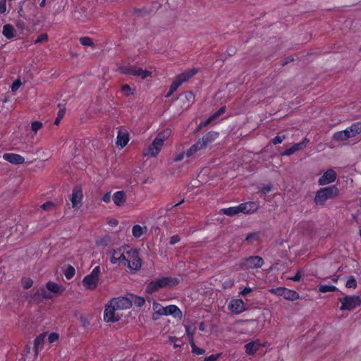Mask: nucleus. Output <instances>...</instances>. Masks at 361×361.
Returning a JSON list of instances; mask_svg holds the SVG:
<instances>
[{"mask_svg": "<svg viewBox=\"0 0 361 361\" xmlns=\"http://www.w3.org/2000/svg\"><path fill=\"white\" fill-rule=\"evenodd\" d=\"M197 72V69L192 68L176 76V78H175V80H173L170 87L171 93H173L174 91H176L183 82H185L190 78L195 75Z\"/></svg>", "mask_w": 361, "mask_h": 361, "instance_id": "obj_11", "label": "nucleus"}, {"mask_svg": "<svg viewBox=\"0 0 361 361\" xmlns=\"http://www.w3.org/2000/svg\"><path fill=\"white\" fill-rule=\"evenodd\" d=\"M205 329V326L204 322H201L199 325V330L201 331H204Z\"/></svg>", "mask_w": 361, "mask_h": 361, "instance_id": "obj_62", "label": "nucleus"}, {"mask_svg": "<svg viewBox=\"0 0 361 361\" xmlns=\"http://www.w3.org/2000/svg\"><path fill=\"white\" fill-rule=\"evenodd\" d=\"M271 186L269 185H267V186H264L262 188V191L264 192V193H267L269 192L270 190H271Z\"/></svg>", "mask_w": 361, "mask_h": 361, "instance_id": "obj_61", "label": "nucleus"}, {"mask_svg": "<svg viewBox=\"0 0 361 361\" xmlns=\"http://www.w3.org/2000/svg\"><path fill=\"white\" fill-rule=\"evenodd\" d=\"M6 11V1L0 0V13H4Z\"/></svg>", "mask_w": 361, "mask_h": 361, "instance_id": "obj_53", "label": "nucleus"}, {"mask_svg": "<svg viewBox=\"0 0 361 361\" xmlns=\"http://www.w3.org/2000/svg\"><path fill=\"white\" fill-rule=\"evenodd\" d=\"M47 39L48 36L47 34H41L37 37V39L35 41V43H41L42 42L47 41Z\"/></svg>", "mask_w": 361, "mask_h": 361, "instance_id": "obj_50", "label": "nucleus"}, {"mask_svg": "<svg viewBox=\"0 0 361 361\" xmlns=\"http://www.w3.org/2000/svg\"><path fill=\"white\" fill-rule=\"evenodd\" d=\"M112 200V196L111 195V193L110 192H106L103 197H102V200L103 202H104L105 203H109L111 202Z\"/></svg>", "mask_w": 361, "mask_h": 361, "instance_id": "obj_54", "label": "nucleus"}, {"mask_svg": "<svg viewBox=\"0 0 361 361\" xmlns=\"http://www.w3.org/2000/svg\"><path fill=\"white\" fill-rule=\"evenodd\" d=\"M121 92L126 97H129L133 94V90L128 85H122Z\"/></svg>", "mask_w": 361, "mask_h": 361, "instance_id": "obj_41", "label": "nucleus"}, {"mask_svg": "<svg viewBox=\"0 0 361 361\" xmlns=\"http://www.w3.org/2000/svg\"><path fill=\"white\" fill-rule=\"evenodd\" d=\"M190 345L191 346V348H192V352L194 353V354H196V355H203L205 353V350L202 348H198L195 343V341L192 342V343H190Z\"/></svg>", "mask_w": 361, "mask_h": 361, "instance_id": "obj_40", "label": "nucleus"}, {"mask_svg": "<svg viewBox=\"0 0 361 361\" xmlns=\"http://www.w3.org/2000/svg\"><path fill=\"white\" fill-rule=\"evenodd\" d=\"M2 33L8 39H11L15 37L14 28L10 24H6L3 27Z\"/></svg>", "mask_w": 361, "mask_h": 361, "instance_id": "obj_30", "label": "nucleus"}, {"mask_svg": "<svg viewBox=\"0 0 361 361\" xmlns=\"http://www.w3.org/2000/svg\"><path fill=\"white\" fill-rule=\"evenodd\" d=\"M59 336L56 333H51L48 336V341L49 343H53L59 340Z\"/></svg>", "mask_w": 361, "mask_h": 361, "instance_id": "obj_46", "label": "nucleus"}, {"mask_svg": "<svg viewBox=\"0 0 361 361\" xmlns=\"http://www.w3.org/2000/svg\"><path fill=\"white\" fill-rule=\"evenodd\" d=\"M300 279H301L300 271H298L295 276L290 277V279L293 281H298L300 280Z\"/></svg>", "mask_w": 361, "mask_h": 361, "instance_id": "obj_59", "label": "nucleus"}, {"mask_svg": "<svg viewBox=\"0 0 361 361\" xmlns=\"http://www.w3.org/2000/svg\"><path fill=\"white\" fill-rule=\"evenodd\" d=\"M64 288L59 286L56 283L49 281L46 283L44 287H42L36 292V295L39 298L43 299H51L54 295H57L62 293Z\"/></svg>", "mask_w": 361, "mask_h": 361, "instance_id": "obj_6", "label": "nucleus"}, {"mask_svg": "<svg viewBox=\"0 0 361 361\" xmlns=\"http://www.w3.org/2000/svg\"><path fill=\"white\" fill-rule=\"evenodd\" d=\"M348 133V131L345 129L344 130L338 131L334 133L333 137L335 140L337 141H344L350 138Z\"/></svg>", "mask_w": 361, "mask_h": 361, "instance_id": "obj_32", "label": "nucleus"}, {"mask_svg": "<svg viewBox=\"0 0 361 361\" xmlns=\"http://www.w3.org/2000/svg\"><path fill=\"white\" fill-rule=\"evenodd\" d=\"M21 85V82L20 80L15 81L11 85V90L13 92L17 91Z\"/></svg>", "mask_w": 361, "mask_h": 361, "instance_id": "obj_52", "label": "nucleus"}, {"mask_svg": "<svg viewBox=\"0 0 361 361\" xmlns=\"http://www.w3.org/2000/svg\"><path fill=\"white\" fill-rule=\"evenodd\" d=\"M101 275L100 266H96L92 271L85 276L82 281V284L85 289L87 290H94L99 285Z\"/></svg>", "mask_w": 361, "mask_h": 361, "instance_id": "obj_5", "label": "nucleus"}, {"mask_svg": "<svg viewBox=\"0 0 361 361\" xmlns=\"http://www.w3.org/2000/svg\"><path fill=\"white\" fill-rule=\"evenodd\" d=\"M345 286L348 288H353L355 289L357 287V281L354 276H350L348 278Z\"/></svg>", "mask_w": 361, "mask_h": 361, "instance_id": "obj_38", "label": "nucleus"}, {"mask_svg": "<svg viewBox=\"0 0 361 361\" xmlns=\"http://www.w3.org/2000/svg\"><path fill=\"white\" fill-rule=\"evenodd\" d=\"M150 361H162V360H159L158 358H156V359L152 358Z\"/></svg>", "mask_w": 361, "mask_h": 361, "instance_id": "obj_64", "label": "nucleus"}, {"mask_svg": "<svg viewBox=\"0 0 361 361\" xmlns=\"http://www.w3.org/2000/svg\"><path fill=\"white\" fill-rule=\"evenodd\" d=\"M184 157H185V152H180L175 154L173 159L175 161H180L183 159Z\"/></svg>", "mask_w": 361, "mask_h": 361, "instance_id": "obj_51", "label": "nucleus"}, {"mask_svg": "<svg viewBox=\"0 0 361 361\" xmlns=\"http://www.w3.org/2000/svg\"><path fill=\"white\" fill-rule=\"evenodd\" d=\"M3 159L13 164H20L25 162V159L23 156L14 153H5L3 155Z\"/></svg>", "mask_w": 361, "mask_h": 361, "instance_id": "obj_19", "label": "nucleus"}, {"mask_svg": "<svg viewBox=\"0 0 361 361\" xmlns=\"http://www.w3.org/2000/svg\"><path fill=\"white\" fill-rule=\"evenodd\" d=\"M42 209L47 211L53 210L55 207L54 204L52 202H47L41 206Z\"/></svg>", "mask_w": 361, "mask_h": 361, "instance_id": "obj_45", "label": "nucleus"}, {"mask_svg": "<svg viewBox=\"0 0 361 361\" xmlns=\"http://www.w3.org/2000/svg\"><path fill=\"white\" fill-rule=\"evenodd\" d=\"M118 70L124 74L135 75L142 79H145L152 76L151 71L132 66H121L118 68Z\"/></svg>", "mask_w": 361, "mask_h": 361, "instance_id": "obj_9", "label": "nucleus"}, {"mask_svg": "<svg viewBox=\"0 0 361 361\" xmlns=\"http://www.w3.org/2000/svg\"><path fill=\"white\" fill-rule=\"evenodd\" d=\"M80 41L83 46H91L92 44V39L87 37H81Z\"/></svg>", "mask_w": 361, "mask_h": 361, "instance_id": "obj_47", "label": "nucleus"}, {"mask_svg": "<svg viewBox=\"0 0 361 361\" xmlns=\"http://www.w3.org/2000/svg\"><path fill=\"white\" fill-rule=\"evenodd\" d=\"M221 212L224 214L231 216L240 213V210L238 209V205L235 206V207H228V208L222 209Z\"/></svg>", "mask_w": 361, "mask_h": 361, "instance_id": "obj_35", "label": "nucleus"}, {"mask_svg": "<svg viewBox=\"0 0 361 361\" xmlns=\"http://www.w3.org/2000/svg\"><path fill=\"white\" fill-rule=\"evenodd\" d=\"M147 231V226H141L140 225H134L132 228V234L134 238H140L142 235Z\"/></svg>", "mask_w": 361, "mask_h": 361, "instance_id": "obj_28", "label": "nucleus"}, {"mask_svg": "<svg viewBox=\"0 0 361 361\" xmlns=\"http://www.w3.org/2000/svg\"><path fill=\"white\" fill-rule=\"evenodd\" d=\"M112 200L114 203L118 207L124 205L125 202H126V195L125 192L120 190L114 192L112 195Z\"/></svg>", "mask_w": 361, "mask_h": 361, "instance_id": "obj_22", "label": "nucleus"}, {"mask_svg": "<svg viewBox=\"0 0 361 361\" xmlns=\"http://www.w3.org/2000/svg\"><path fill=\"white\" fill-rule=\"evenodd\" d=\"M130 140L129 133L126 129H119L117 133L116 145L121 148L127 145Z\"/></svg>", "mask_w": 361, "mask_h": 361, "instance_id": "obj_17", "label": "nucleus"}, {"mask_svg": "<svg viewBox=\"0 0 361 361\" xmlns=\"http://www.w3.org/2000/svg\"><path fill=\"white\" fill-rule=\"evenodd\" d=\"M336 179V173L332 169L325 171L318 180L319 185H325L334 182Z\"/></svg>", "mask_w": 361, "mask_h": 361, "instance_id": "obj_15", "label": "nucleus"}, {"mask_svg": "<svg viewBox=\"0 0 361 361\" xmlns=\"http://www.w3.org/2000/svg\"><path fill=\"white\" fill-rule=\"evenodd\" d=\"M60 122V117L57 118L55 121V124L58 125Z\"/></svg>", "mask_w": 361, "mask_h": 361, "instance_id": "obj_63", "label": "nucleus"}, {"mask_svg": "<svg viewBox=\"0 0 361 361\" xmlns=\"http://www.w3.org/2000/svg\"><path fill=\"white\" fill-rule=\"evenodd\" d=\"M180 241V238L178 235H173L171 239H170V241H169V243L170 245H174L176 243H177L178 242Z\"/></svg>", "mask_w": 361, "mask_h": 361, "instance_id": "obj_56", "label": "nucleus"}, {"mask_svg": "<svg viewBox=\"0 0 361 361\" xmlns=\"http://www.w3.org/2000/svg\"><path fill=\"white\" fill-rule=\"evenodd\" d=\"M185 328L186 335L188 336V339H189V343L194 342V335L196 331L195 324H191V325L186 324V325H185Z\"/></svg>", "mask_w": 361, "mask_h": 361, "instance_id": "obj_29", "label": "nucleus"}, {"mask_svg": "<svg viewBox=\"0 0 361 361\" xmlns=\"http://www.w3.org/2000/svg\"><path fill=\"white\" fill-rule=\"evenodd\" d=\"M233 285H234V281L233 280H228V281H225L223 283V287L224 288H231Z\"/></svg>", "mask_w": 361, "mask_h": 361, "instance_id": "obj_57", "label": "nucleus"}, {"mask_svg": "<svg viewBox=\"0 0 361 361\" xmlns=\"http://www.w3.org/2000/svg\"><path fill=\"white\" fill-rule=\"evenodd\" d=\"M228 307L234 314H240L246 310L245 304L241 299H232Z\"/></svg>", "mask_w": 361, "mask_h": 361, "instance_id": "obj_14", "label": "nucleus"}, {"mask_svg": "<svg viewBox=\"0 0 361 361\" xmlns=\"http://www.w3.org/2000/svg\"><path fill=\"white\" fill-rule=\"evenodd\" d=\"M220 357V354L211 355L204 358V361H216Z\"/></svg>", "mask_w": 361, "mask_h": 361, "instance_id": "obj_55", "label": "nucleus"}, {"mask_svg": "<svg viewBox=\"0 0 361 361\" xmlns=\"http://www.w3.org/2000/svg\"><path fill=\"white\" fill-rule=\"evenodd\" d=\"M157 280L161 288H171L178 283V279L175 277H160Z\"/></svg>", "mask_w": 361, "mask_h": 361, "instance_id": "obj_18", "label": "nucleus"}, {"mask_svg": "<svg viewBox=\"0 0 361 361\" xmlns=\"http://www.w3.org/2000/svg\"><path fill=\"white\" fill-rule=\"evenodd\" d=\"M45 336L42 334L37 336L34 341V350L35 353V357H37L38 352L40 349L41 345L43 343L44 341Z\"/></svg>", "mask_w": 361, "mask_h": 361, "instance_id": "obj_33", "label": "nucleus"}, {"mask_svg": "<svg viewBox=\"0 0 361 361\" xmlns=\"http://www.w3.org/2000/svg\"><path fill=\"white\" fill-rule=\"evenodd\" d=\"M164 310V316L172 315L179 319L182 317V312L176 305H170L166 306Z\"/></svg>", "mask_w": 361, "mask_h": 361, "instance_id": "obj_24", "label": "nucleus"}, {"mask_svg": "<svg viewBox=\"0 0 361 361\" xmlns=\"http://www.w3.org/2000/svg\"><path fill=\"white\" fill-rule=\"evenodd\" d=\"M307 142H308L307 140L305 139L304 140H302V142H300L299 143H295V144L293 145L291 147L286 149L282 153V155L283 156H290V155L293 154V153H295V152L299 151L302 147H305Z\"/></svg>", "mask_w": 361, "mask_h": 361, "instance_id": "obj_23", "label": "nucleus"}, {"mask_svg": "<svg viewBox=\"0 0 361 361\" xmlns=\"http://www.w3.org/2000/svg\"><path fill=\"white\" fill-rule=\"evenodd\" d=\"M264 261L259 256L250 257L244 259L240 263V268L244 269H255L259 268L263 265Z\"/></svg>", "mask_w": 361, "mask_h": 361, "instance_id": "obj_12", "label": "nucleus"}, {"mask_svg": "<svg viewBox=\"0 0 361 361\" xmlns=\"http://www.w3.org/2000/svg\"><path fill=\"white\" fill-rule=\"evenodd\" d=\"M345 130L348 131V135L350 137H355L361 133V122L355 123Z\"/></svg>", "mask_w": 361, "mask_h": 361, "instance_id": "obj_27", "label": "nucleus"}, {"mask_svg": "<svg viewBox=\"0 0 361 361\" xmlns=\"http://www.w3.org/2000/svg\"><path fill=\"white\" fill-rule=\"evenodd\" d=\"M171 131L165 129L158 133L152 142L147 146L144 152V156L149 157H157L161 151L164 142L170 137Z\"/></svg>", "mask_w": 361, "mask_h": 361, "instance_id": "obj_2", "label": "nucleus"}, {"mask_svg": "<svg viewBox=\"0 0 361 361\" xmlns=\"http://www.w3.org/2000/svg\"><path fill=\"white\" fill-rule=\"evenodd\" d=\"M128 254L126 255V262L124 267H128L130 271L139 270L142 266V261L137 250L128 245Z\"/></svg>", "mask_w": 361, "mask_h": 361, "instance_id": "obj_7", "label": "nucleus"}, {"mask_svg": "<svg viewBox=\"0 0 361 361\" xmlns=\"http://www.w3.org/2000/svg\"><path fill=\"white\" fill-rule=\"evenodd\" d=\"M43 124L40 121H33L31 123V130L35 133H37V131L42 127Z\"/></svg>", "mask_w": 361, "mask_h": 361, "instance_id": "obj_43", "label": "nucleus"}, {"mask_svg": "<svg viewBox=\"0 0 361 361\" xmlns=\"http://www.w3.org/2000/svg\"><path fill=\"white\" fill-rule=\"evenodd\" d=\"M75 271L73 267H68L65 271V276L67 279H71L75 275Z\"/></svg>", "mask_w": 361, "mask_h": 361, "instance_id": "obj_42", "label": "nucleus"}, {"mask_svg": "<svg viewBox=\"0 0 361 361\" xmlns=\"http://www.w3.org/2000/svg\"><path fill=\"white\" fill-rule=\"evenodd\" d=\"M159 284V283L157 279L151 281L146 287V292L149 294H151V293L161 289Z\"/></svg>", "mask_w": 361, "mask_h": 361, "instance_id": "obj_31", "label": "nucleus"}, {"mask_svg": "<svg viewBox=\"0 0 361 361\" xmlns=\"http://www.w3.org/2000/svg\"><path fill=\"white\" fill-rule=\"evenodd\" d=\"M165 307L162 306L161 304L154 302L152 305V318L154 320H157L161 316H164V310Z\"/></svg>", "mask_w": 361, "mask_h": 361, "instance_id": "obj_25", "label": "nucleus"}, {"mask_svg": "<svg viewBox=\"0 0 361 361\" xmlns=\"http://www.w3.org/2000/svg\"><path fill=\"white\" fill-rule=\"evenodd\" d=\"M82 199L83 193L82 189L78 187L75 188L70 197V201L73 209L75 210L79 209L82 206Z\"/></svg>", "mask_w": 361, "mask_h": 361, "instance_id": "obj_13", "label": "nucleus"}, {"mask_svg": "<svg viewBox=\"0 0 361 361\" xmlns=\"http://www.w3.org/2000/svg\"><path fill=\"white\" fill-rule=\"evenodd\" d=\"M285 137L284 135H278L272 140V142L274 145L280 144L285 140Z\"/></svg>", "mask_w": 361, "mask_h": 361, "instance_id": "obj_48", "label": "nucleus"}, {"mask_svg": "<svg viewBox=\"0 0 361 361\" xmlns=\"http://www.w3.org/2000/svg\"><path fill=\"white\" fill-rule=\"evenodd\" d=\"M219 137V133L210 132L204 135L201 140L204 142V145H207L213 140H216Z\"/></svg>", "mask_w": 361, "mask_h": 361, "instance_id": "obj_34", "label": "nucleus"}, {"mask_svg": "<svg viewBox=\"0 0 361 361\" xmlns=\"http://www.w3.org/2000/svg\"><path fill=\"white\" fill-rule=\"evenodd\" d=\"M204 142L202 140H199L195 144L192 145L186 152L187 157H190L195 155L198 151L205 147Z\"/></svg>", "mask_w": 361, "mask_h": 361, "instance_id": "obj_26", "label": "nucleus"}, {"mask_svg": "<svg viewBox=\"0 0 361 361\" xmlns=\"http://www.w3.org/2000/svg\"><path fill=\"white\" fill-rule=\"evenodd\" d=\"M33 284V281L31 279L26 278L22 280V286L25 289L30 288Z\"/></svg>", "mask_w": 361, "mask_h": 361, "instance_id": "obj_44", "label": "nucleus"}, {"mask_svg": "<svg viewBox=\"0 0 361 361\" xmlns=\"http://www.w3.org/2000/svg\"><path fill=\"white\" fill-rule=\"evenodd\" d=\"M262 346V343L259 340L251 341L245 345V353L247 355H254Z\"/></svg>", "mask_w": 361, "mask_h": 361, "instance_id": "obj_21", "label": "nucleus"}, {"mask_svg": "<svg viewBox=\"0 0 361 361\" xmlns=\"http://www.w3.org/2000/svg\"><path fill=\"white\" fill-rule=\"evenodd\" d=\"M129 304L128 300L121 297L111 299L105 305L104 321L105 322H118L122 316L119 311L129 309Z\"/></svg>", "mask_w": 361, "mask_h": 361, "instance_id": "obj_1", "label": "nucleus"}, {"mask_svg": "<svg viewBox=\"0 0 361 361\" xmlns=\"http://www.w3.org/2000/svg\"><path fill=\"white\" fill-rule=\"evenodd\" d=\"M127 248H128V245L121 246L106 252L110 263L118 267H124L128 254Z\"/></svg>", "mask_w": 361, "mask_h": 361, "instance_id": "obj_3", "label": "nucleus"}, {"mask_svg": "<svg viewBox=\"0 0 361 361\" xmlns=\"http://www.w3.org/2000/svg\"><path fill=\"white\" fill-rule=\"evenodd\" d=\"M338 193V189L336 185L321 188L315 195L314 202L317 205H324L326 200L336 197Z\"/></svg>", "mask_w": 361, "mask_h": 361, "instance_id": "obj_4", "label": "nucleus"}, {"mask_svg": "<svg viewBox=\"0 0 361 361\" xmlns=\"http://www.w3.org/2000/svg\"><path fill=\"white\" fill-rule=\"evenodd\" d=\"M108 224L111 226H116L118 225V221L115 219H109L108 221Z\"/></svg>", "mask_w": 361, "mask_h": 361, "instance_id": "obj_60", "label": "nucleus"}, {"mask_svg": "<svg viewBox=\"0 0 361 361\" xmlns=\"http://www.w3.org/2000/svg\"><path fill=\"white\" fill-rule=\"evenodd\" d=\"M338 300L341 303V311H352L361 305V297L358 295H345Z\"/></svg>", "mask_w": 361, "mask_h": 361, "instance_id": "obj_8", "label": "nucleus"}, {"mask_svg": "<svg viewBox=\"0 0 361 361\" xmlns=\"http://www.w3.org/2000/svg\"><path fill=\"white\" fill-rule=\"evenodd\" d=\"M269 292L276 296H281L284 299L290 301H294L299 298V294L296 291L284 287L271 288L269 290Z\"/></svg>", "mask_w": 361, "mask_h": 361, "instance_id": "obj_10", "label": "nucleus"}, {"mask_svg": "<svg viewBox=\"0 0 361 361\" xmlns=\"http://www.w3.org/2000/svg\"><path fill=\"white\" fill-rule=\"evenodd\" d=\"M318 288L320 293L334 292L337 290V288L333 285H321Z\"/></svg>", "mask_w": 361, "mask_h": 361, "instance_id": "obj_36", "label": "nucleus"}, {"mask_svg": "<svg viewBox=\"0 0 361 361\" xmlns=\"http://www.w3.org/2000/svg\"><path fill=\"white\" fill-rule=\"evenodd\" d=\"M260 239V233H252L249 234L246 237V240L251 243H254L255 242L259 241Z\"/></svg>", "mask_w": 361, "mask_h": 361, "instance_id": "obj_37", "label": "nucleus"}, {"mask_svg": "<svg viewBox=\"0 0 361 361\" xmlns=\"http://www.w3.org/2000/svg\"><path fill=\"white\" fill-rule=\"evenodd\" d=\"M225 112V107H221L219 111L212 114L205 122L204 126L210 122L213 121L216 118H217L219 115L224 114Z\"/></svg>", "mask_w": 361, "mask_h": 361, "instance_id": "obj_39", "label": "nucleus"}, {"mask_svg": "<svg viewBox=\"0 0 361 361\" xmlns=\"http://www.w3.org/2000/svg\"><path fill=\"white\" fill-rule=\"evenodd\" d=\"M183 97L187 99L189 102V104H188L187 107L190 105V103H192L194 100V95L192 92H185L183 94Z\"/></svg>", "mask_w": 361, "mask_h": 361, "instance_id": "obj_49", "label": "nucleus"}, {"mask_svg": "<svg viewBox=\"0 0 361 361\" xmlns=\"http://www.w3.org/2000/svg\"><path fill=\"white\" fill-rule=\"evenodd\" d=\"M252 291V289L250 287H245V288H243L240 292V295H245L250 293H251Z\"/></svg>", "mask_w": 361, "mask_h": 361, "instance_id": "obj_58", "label": "nucleus"}, {"mask_svg": "<svg viewBox=\"0 0 361 361\" xmlns=\"http://www.w3.org/2000/svg\"><path fill=\"white\" fill-rule=\"evenodd\" d=\"M258 208L259 205L255 202H247L238 205L240 213L245 214L254 213L258 209Z\"/></svg>", "mask_w": 361, "mask_h": 361, "instance_id": "obj_16", "label": "nucleus"}, {"mask_svg": "<svg viewBox=\"0 0 361 361\" xmlns=\"http://www.w3.org/2000/svg\"><path fill=\"white\" fill-rule=\"evenodd\" d=\"M124 300H128L129 304V308L135 305L137 307H142L145 303V300L140 296H137L134 294H129L127 297H122Z\"/></svg>", "mask_w": 361, "mask_h": 361, "instance_id": "obj_20", "label": "nucleus"}]
</instances>
